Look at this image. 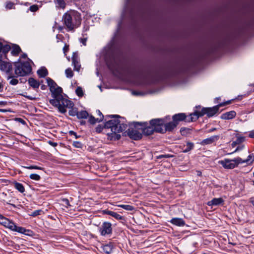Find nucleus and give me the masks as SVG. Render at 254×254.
Listing matches in <instances>:
<instances>
[{"label":"nucleus","mask_w":254,"mask_h":254,"mask_svg":"<svg viewBox=\"0 0 254 254\" xmlns=\"http://www.w3.org/2000/svg\"><path fill=\"white\" fill-rule=\"evenodd\" d=\"M197 64L196 59L186 61L182 64L176 62H164L158 65L153 70V80L164 81L176 77L181 74L189 72L194 68Z\"/></svg>","instance_id":"nucleus-1"},{"label":"nucleus","mask_w":254,"mask_h":254,"mask_svg":"<svg viewBox=\"0 0 254 254\" xmlns=\"http://www.w3.org/2000/svg\"><path fill=\"white\" fill-rule=\"evenodd\" d=\"M125 118L118 115H106L105 116L104 127L111 128V133L107 134L111 140H118L121 136L117 133L125 130L127 125L124 123Z\"/></svg>","instance_id":"nucleus-2"},{"label":"nucleus","mask_w":254,"mask_h":254,"mask_svg":"<svg viewBox=\"0 0 254 254\" xmlns=\"http://www.w3.org/2000/svg\"><path fill=\"white\" fill-rule=\"evenodd\" d=\"M53 98L49 100L50 103L57 108L59 112L65 114L66 112V107H71L72 101L64 98L62 95L63 89L61 87L57 86L50 91Z\"/></svg>","instance_id":"nucleus-3"},{"label":"nucleus","mask_w":254,"mask_h":254,"mask_svg":"<svg viewBox=\"0 0 254 254\" xmlns=\"http://www.w3.org/2000/svg\"><path fill=\"white\" fill-rule=\"evenodd\" d=\"M81 14L77 11L70 10L64 13L62 17V21L68 31L74 32L80 26L81 23Z\"/></svg>","instance_id":"nucleus-4"},{"label":"nucleus","mask_w":254,"mask_h":254,"mask_svg":"<svg viewBox=\"0 0 254 254\" xmlns=\"http://www.w3.org/2000/svg\"><path fill=\"white\" fill-rule=\"evenodd\" d=\"M172 121H170L166 125L165 131L166 132H172L177 127L179 123L181 122H185L186 123L191 122L190 120V115L188 116L186 114L184 113H180L175 114L172 117Z\"/></svg>","instance_id":"nucleus-5"},{"label":"nucleus","mask_w":254,"mask_h":254,"mask_svg":"<svg viewBox=\"0 0 254 254\" xmlns=\"http://www.w3.org/2000/svg\"><path fill=\"white\" fill-rule=\"evenodd\" d=\"M159 121H156L155 119H153L149 121V126H148L147 122H144V135L149 136L153 134L155 132L161 134L167 132L165 129L160 127V125L157 123Z\"/></svg>","instance_id":"nucleus-6"},{"label":"nucleus","mask_w":254,"mask_h":254,"mask_svg":"<svg viewBox=\"0 0 254 254\" xmlns=\"http://www.w3.org/2000/svg\"><path fill=\"white\" fill-rule=\"evenodd\" d=\"M14 73L16 77L24 76L29 74L32 71V67L28 62L21 63L15 62Z\"/></svg>","instance_id":"nucleus-7"},{"label":"nucleus","mask_w":254,"mask_h":254,"mask_svg":"<svg viewBox=\"0 0 254 254\" xmlns=\"http://www.w3.org/2000/svg\"><path fill=\"white\" fill-rule=\"evenodd\" d=\"M128 126L129 128L127 130V134L129 138L135 140L141 139L142 133L138 130L140 129L138 126H143V122H134L129 124Z\"/></svg>","instance_id":"nucleus-8"},{"label":"nucleus","mask_w":254,"mask_h":254,"mask_svg":"<svg viewBox=\"0 0 254 254\" xmlns=\"http://www.w3.org/2000/svg\"><path fill=\"white\" fill-rule=\"evenodd\" d=\"M219 163L226 169H232L237 167L239 164L243 163V159L237 157L233 159H225L219 161Z\"/></svg>","instance_id":"nucleus-9"},{"label":"nucleus","mask_w":254,"mask_h":254,"mask_svg":"<svg viewBox=\"0 0 254 254\" xmlns=\"http://www.w3.org/2000/svg\"><path fill=\"white\" fill-rule=\"evenodd\" d=\"M226 43L227 39H225L219 42L217 44L212 45L206 50L205 56H210L215 54L218 51L219 49L225 46Z\"/></svg>","instance_id":"nucleus-10"},{"label":"nucleus","mask_w":254,"mask_h":254,"mask_svg":"<svg viewBox=\"0 0 254 254\" xmlns=\"http://www.w3.org/2000/svg\"><path fill=\"white\" fill-rule=\"evenodd\" d=\"M195 108L196 109H201V110H195L193 113L190 114V121H192V122L196 121L199 117H201L203 116L204 115H206L205 107L201 108V106L199 105L196 106Z\"/></svg>","instance_id":"nucleus-11"},{"label":"nucleus","mask_w":254,"mask_h":254,"mask_svg":"<svg viewBox=\"0 0 254 254\" xmlns=\"http://www.w3.org/2000/svg\"><path fill=\"white\" fill-rule=\"evenodd\" d=\"M101 235L105 236L112 233V225L109 222H104L99 228Z\"/></svg>","instance_id":"nucleus-12"},{"label":"nucleus","mask_w":254,"mask_h":254,"mask_svg":"<svg viewBox=\"0 0 254 254\" xmlns=\"http://www.w3.org/2000/svg\"><path fill=\"white\" fill-rule=\"evenodd\" d=\"M0 69L9 74L12 70V64L9 62L3 61L0 59Z\"/></svg>","instance_id":"nucleus-13"},{"label":"nucleus","mask_w":254,"mask_h":254,"mask_svg":"<svg viewBox=\"0 0 254 254\" xmlns=\"http://www.w3.org/2000/svg\"><path fill=\"white\" fill-rule=\"evenodd\" d=\"M206 113L207 117L210 118L214 116L219 111V107L217 105L213 107H205Z\"/></svg>","instance_id":"nucleus-14"},{"label":"nucleus","mask_w":254,"mask_h":254,"mask_svg":"<svg viewBox=\"0 0 254 254\" xmlns=\"http://www.w3.org/2000/svg\"><path fill=\"white\" fill-rule=\"evenodd\" d=\"M102 213L103 214L109 215L117 220H125V218L124 216L120 215L115 211L106 209L102 211Z\"/></svg>","instance_id":"nucleus-15"},{"label":"nucleus","mask_w":254,"mask_h":254,"mask_svg":"<svg viewBox=\"0 0 254 254\" xmlns=\"http://www.w3.org/2000/svg\"><path fill=\"white\" fill-rule=\"evenodd\" d=\"M170 119L171 117L169 115L166 116L164 118L155 119L156 121H159V122L157 123L160 125V127L163 128V129H166V125L168 123L167 121H170Z\"/></svg>","instance_id":"nucleus-16"},{"label":"nucleus","mask_w":254,"mask_h":254,"mask_svg":"<svg viewBox=\"0 0 254 254\" xmlns=\"http://www.w3.org/2000/svg\"><path fill=\"white\" fill-rule=\"evenodd\" d=\"M219 135H213L211 136L210 137L204 139L200 142V144L202 145H205L207 144H210L216 141H217L219 139Z\"/></svg>","instance_id":"nucleus-17"},{"label":"nucleus","mask_w":254,"mask_h":254,"mask_svg":"<svg viewBox=\"0 0 254 254\" xmlns=\"http://www.w3.org/2000/svg\"><path fill=\"white\" fill-rule=\"evenodd\" d=\"M236 116V112L235 111H231L223 113L220 116V118L222 120H232Z\"/></svg>","instance_id":"nucleus-18"},{"label":"nucleus","mask_w":254,"mask_h":254,"mask_svg":"<svg viewBox=\"0 0 254 254\" xmlns=\"http://www.w3.org/2000/svg\"><path fill=\"white\" fill-rule=\"evenodd\" d=\"M224 200L222 198H214L211 200L207 202V205L208 206H218L223 203Z\"/></svg>","instance_id":"nucleus-19"},{"label":"nucleus","mask_w":254,"mask_h":254,"mask_svg":"<svg viewBox=\"0 0 254 254\" xmlns=\"http://www.w3.org/2000/svg\"><path fill=\"white\" fill-rule=\"evenodd\" d=\"M170 222L173 225L177 226H184L185 225V221L181 218H173L170 221Z\"/></svg>","instance_id":"nucleus-20"},{"label":"nucleus","mask_w":254,"mask_h":254,"mask_svg":"<svg viewBox=\"0 0 254 254\" xmlns=\"http://www.w3.org/2000/svg\"><path fill=\"white\" fill-rule=\"evenodd\" d=\"M27 81L30 86L33 89L38 88L40 85V82L33 77L29 78Z\"/></svg>","instance_id":"nucleus-21"},{"label":"nucleus","mask_w":254,"mask_h":254,"mask_svg":"<svg viewBox=\"0 0 254 254\" xmlns=\"http://www.w3.org/2000/svg\"><path fill=\"white\" fill-rule=\"evenodd\" d=\"M71 60L72 64L74 66V70L79 71L80 68V64L78 61L77 57L76 55H75V53H73V55L71 58Z\"/></svg>","instance_id":"nucleus-22"},{"label":"nucleus","mask_w":254,"mask_h":254,"mask_svg":"<svg viewBox=\"0 0 254 254\" xmlns=\"http://www.w3.org/2000/svg\"><path fill=\"white\" fill-rule=\"evenodd\" d=\"M38 76L41 78H44L48 74V71L45 67H41L37 71Z\"/></svg>","instance_id":"nucleus-23"},{"label":"nucleus","mask_w":254,"mask_h":254,"mask_svg":"<svg viewBox=\"0 0 254 254\" xmlns=\"http://www.w3.org/2000/svg\"><path fill=\"white\" fill-rule=\"evenodd\" d=\"M21 52V48L18 45L16 44L13 45L12 51H11V54L12 55L14 56H17Z\"/></svg>","instance_id":"nucleus-24"},{"label":"nucleus","mask_w":254,"mask_h":254,"mask_svg":"<svg viewBox=\"0 0 254 254\" xmlns=\"http://www.w3.org/2000/svg\"><path fill=\"white\" fill-rule=\"evenodd\" d=\"M16 77V75L15 76L12 74L11 72L9 73V75L7 76V79L8 80L11 79L9 81V84L12 85H16L18 83V80L15 78Z\"/></svg>","instance_id":"nucleus-25"},{"label":"nucleus","mask_w":254,"mask_h":254,"mask_svg":"<svg viewBox=\"0 0 254 254\" xmlns=\"http://www.w3.org/2000/svg\"><path fill=\"white\" fill-rule=\"evenodd\" d=\"M103 251L106 254H109L112 253L113 250V245L111 244H107L103 246L102 247Z\"/></svg>","instance_id":"nucleus-26"},{"label":"nucleus","mask_w":254,"mask_h":254,"mask_svg":"<svg viewBox=\"0 0 254 254\" xmlns=\"http://www.w3.org/2000/svg\"><path fill=\"white\" fill-rule=\"evenodd\" d=\"M74 106V104L72 102V106L70 107H67V108L69 109L70 110H69V112H68V114L69 116H72V117H74V116H77V114H78V109L76 107H73Z\"/></svg>","instance_id":"nucleus-27"},{"label":"nucleus","mask_w":254,"mask_h":254,"mask_svg":"<svg viewBox=\"0 0 254 254\" xmlns=\"http://www.w3.org/2000/svg\"><path fill=\"white\" fill-rule=\"evenodd\" d=\"M48 86L50 87V91L58 86L56 83L51 78L48 77L46 79Z\"/></svg>","instance_id":"nucleus-28"},{"label":"nucleus","mask_w":254,"mask_h":254,"mask_svg":"<svg viewBox=\"0 0 254 254\" xmlns=\"http://www.w3.org/2000/svg\"><path fill=\"white\" fill-rule=\"evenodd\" d=\"M191 130L192 128L186 127H182L180 128V131L182 135L187 136L188 134L191 133Z\"/></svg>","instance_id":"nucleus-29"},{"label":"nucleus","mask_w":254,"mask_h":254,"mask_svg":"<svg viewBox=\"0 0 254 254\" xmlns=\"http://www.w3.org/2000/svg\"><path fill=\"white\" fill-rule=\"evenodd\" d=\"M13 184L14 188L20 192L23 193L25 191L24 187L22 184L15 182Z\"/></svg>","instance_id":"nucleus-30"},{"label":"nucleus","mask_w":254,"mask_h":254,"mask_svg":"<svg viewBox=\"0 0 254 254\" xmlns=\"http://www.w3.org/2000/svg\"><path fill=\"white\" fill-rule=\"evenodd\" d=\"M89 116V114L86 111H81L78 112L77 118L78 119H87Z\"/></svg>","instance_id":"nucleus-31"},{"label":"nucleus","mask_w":254,"mask_h":254,"mask_svg":"<svg viewBox=\"0 0 254 254\" xmlns=\"http://www.w3.org/2000/svg\"><path fill=\"white\" fill-rule=\"evenodd\" d=\"M11 47L8 45H3L2 43L0 42V52H2L4 54H6L10 50Z\"/></svg>","instance_id":"nucleus-32"},{"label":"nucleus","mask_w":254,"mask_h":254,"mask_svg":"<svg viewBox=\"0 0 254 254\" xmlns=\"http://www.w3.org/2000/svg\"><path fill=\"white\" fill-rule=\"evenodd\" d=\"M88 117H89L88 122L91 125H94L96 123H100V122H102V119L95 118L92 115H90V116L89 115Z\"/></svg>","instance_id":"nucleus-33"},{"label":"nucleus","mask_w":254,"mask_h":254,"mask_svg":"<svg viewBox=\"0 0 254 254\" xmlns=\"http://www.w3.org/2000/svg\"><path fill=\"white\" fill-rule=\"evenodd\" d=\"M54 2L58 8L64 9L66 5V3L64 0H54Z\"/></svg>","instance_id":"nucleus-34"},{"label":"nucleus","mask_w":254,"mask_h":254,"mask_svg":"<svg viewBox=\"0 0 254 254\" xmlns=\"http://www.w3.org/2000/svg\"><path fill=\"white\" fill-rule=\"evenodd\" d=\"M186 148L183 150V152L187 153L193 149L194 145L193 142L187 141L186 144Z\"/></svg>","instance_id":"nucleus-35"},{"label":"nucleus","mask_w":254,"mask_h":254,"mask_svg":"<svg viewBox=\"0 0 254 254\" xmlns=\"http://www.w3.org/2000/svg\"><path fill=\"white\" fill-rule=\"evenodd\" d=\"M245 140L244 136H238L235 141H233L232 143V147H235L237 144H239Z\"/></svg>","instance_id":"nucleus-36"},{"label":"nucleus","mask_w":254,"mask_h":254,"mask_svg":"<svg viewBox=\"0 0 254 254\" xmlns=\"http://www.w3.org/2000/svg\"><path fill=\"white\" fill-rule=\"evenodd\" d=\"M5 227L13 231L16 228V225L12 221L9 220Z\"/></svg>","instance_id":"nucleus-37"},{"label":"nucleus","mask_w":254,"mask_h":254,"mask_svg":"<svg viewBox=\"0 0 254 254\" xmlns=\"http://www.w3.org/2000/svg\"><path fill=\"white\" fill-rule=\"evenodd\" d=\"M65 73L66 75V77L67 78H71L73 76V73L72 72V70H71V68H68L65 70Z\"/></svg>","instance_id":"nucleus-38"},{"label":"nucleus","mask_w":254,"mask_h":254,"mask_svg":"<svg viewBox=\"0 0 254 254\" xmlns=\"http://www.w3.org/2000/svg\"><path fill=\"white\" fill-rule=\"evenodd\" d=\"M118 206L122 207L125 210H128V211H132L134 209L133 206L130 205L121 204V205H119Z\"/></svg>","instance_id":"nucleus-39"},{"label":"nucleus","mask_w":254,"mask_h":254,"mask_svg":"<svg viewBox=\"0 0 254 254\" xmlns=\"http://www.w3.org/2000/svg\"><path fill=\"white\" fill-rule=\"evenodd\" d=\"M9 220L0 215V223L3 225L4 227L6 226L7 223Z\"/></svg>","instance_id":"nucleus-40"},{"label":"nucleus","mask_w":254,"mask_h":254,"mask_svg":"<svg viewBox=\"0 0 254 254\" xmlns=\"http://www.w3.org/2000/svg\"><path fill=\"white\" fill-rule=\"evenodd\" d=\"M175 156L171 154H162L158 155L156 157L157 159H161L163 158H173Z\"/></svg>","instance_id":"nucleus-41"},{"label":"nucleus","mask_w":254,"mask_h":254,"mask_svg":"<svg viewBox=\"0 0 254 254\" xmlns=\"http://www.w3.org/2000/svg\"><path fill=\"white\" fill-rule=\"evenodd\" d=\"M251 159L252 160L251 163H252L254 161V153H252V154L249 155L247 159L243 160V163H248Z\"/></svg>","instance_id":"nucleus-42"},{"label":"nucleus","mask_w":254,"mask_h":254,"mask_svg":"<svg viewBox=\"0 0 254 254\" xmlns=\"http://www.w3.org/2000/svg\"><path fill=\"white\" fill-rule=\"evenodd\" d=\"M25 228L22 227H18L16 226V228H15L13 231L17 232L21 234H24L25 233Z\"/></svg>","instance_id":"nucleus-43"},{"label":"nucleus","mask_w":254,"mask_h":254,"mask_svg":"<svg viewBox=\"0 0 254 254\" xmlns=\"http://www.w3.org/2000/svg\"><path fill=\"white\" fill-rule=\"evenodd\" d=\"M75 93L78 97H82L83 95V92L81 87H77L75 90Z\"/></svg>","instance_id":"nucleus-44"},{"label":"nucleus","mask_w":254,"mask_h":254,"mask_svg":"<svg viewBox=\"0 0 254 254\" xmlns=\"http://www.w3.org/2000/svg\"><path fill=\"white\" fill-rule=\"evenodd\" d=\"M30 178L32 180H35V181H39L41 179V177L36 174H31L30 176Z\"/></svg>","instance_id":"nucleus-45"},{"label":"nucleus","mask_w":254,"mask_h":254,"mask_svg":"<svg viewBox=\"0 0 254 254\" xmlns=\"http://www.w3.org/2000/svg\"><path fill=\"white\" fill-rule=\"evenodd\" d=\"M72 145L76 148H81L82 147L83 144L79 141H74L73 142Z\"/></svg>","instance_id":"nucleus-46"},{"label":"nucleus","mask_w":254,"mask_h":254,"mask_svg":"<svg viewBox=\"0 0 254 254\" xmlns=\"http://www.w3.org/2000/svg\"><path fill=\"white\" fill-rule=\"evenodd\" d=\"M39 9L38 5L37 4H33L29 7V10L31 12H36Z\"/></svg>","instance_id":"nucleus-47"},{"label":"nucleus","mask_w":254,"mask_h":254,"mask_svg":"<svg viewBox=\"0 0 254 254\" xmlns=\"http://www.w3.org/2000/svg\"><path fill=\"white\" fill-rule=\"evenodd\" d=\"M25 168L27 169H38V170H41L43 169V168H42L41 167H39L36 165H31L29 166L25 167Z\"/></svg>","instance_id":"nucleus-48"},{"label":"nucleus","mask_w":254,"mask_h":254,"mask_svg":"<svg viewBox=\"0 0 254 254\" xmlns=\"http://www.w3.org/2000/svg\"><path fill=\"white\" fill-rule=\"evenodd\" d=\"M105 128L104 127V126H102V125H98V126L96 127L95 128V130H96V131L97 132V133H100L101 132H102V131L103 130V128Z\"/></svg>","instance_id":"nucleus-49"},{"label":"nucleus","mask_w":254,"mask_h":254,"mask_svg":"<svg viewBox=\"0 0 254 254\" xmlns=\"http://www.w3.org/2000/svg\"><path fill=\"white\" fill-rule=\"evenodd\" d=\"M25 94H26V92H25V94L24 93L19 94V95L21 96H24L25 98H26L29 100H35L36 99L35 97H33L31 96L26 95H25Z\"/></svg>","instance_id":"nucleus-50"},{"label":"nucleus","mask_w":254,"mask_h":254,"mask_svg":"<svg viewBox=\"0 0 254 254\" xmlns=\"http://www.w3.org/2000/svg\"><path fill=\"white\" fill-rule=\"evenodd\" d=\"M25 94H26V92H25V94L24 93L19 94V95L21 96H24L25 98H26L29 100H35L36 99L35 97H33L31 96L26 95H25Z\"/></svg>","instance_id":"nucleus-51"},{"label":"nucleus","mask_w":254,"mask_h":254,"mask_svg":"<svg viewBox=\"0 0 254 254\" xmlns=\"http://www.w3.org/2000/svg\"><path fill=\"white\" fill-rule=\"evenodd\" d=\"M25 233H24V235H26L27 236H32L34 235V233L32 231L29 229H25Z\"/></svg>","instance_id":"nucleus-52"},{"label":"nucleus","mask_w":254,"mask_h":254,"mask_svg":"<svg viewBox=\"0 0 254 254\" xmlns=\"http://www.w3.org/2000/svg\"><path fill=\"white\" fill-rule=\"evenodd\" d=\"M42 212L41 210H36L34 211L32 214L31 216H36L40 214L41 212Z\"/></svg>","instance_id":"nucleus-53"},{"label":"nucleus","mask_w":254,"mask_h":254,"mask_svg":"<svg viewBox=\"0 0 254 254\" xmlns=\"http://www.w3.org/2000/svg\"><path fill=\"white\" fill-rule=\"evenodd\" d=\"M68 133L70 135H74L75 138H78L81 136L80 135H78L77 133L73 130L69 131Z\"/></svg>","instance_id":"nucleus-54"},{"label":"nucleus","mask_w":254,"mask_h":254,"mask_svg":"<svg viewBox=\"0 0 254 254\" xmlns=\"http://www.w3.org/2000/svg\"><path fill=\"white\" fill-rule=\"evenodd\" d=\"M231 103V100H228L226 102H223V103H219L218 105L219 108L221 107H223V106H224L225 105H228V104H230V103Z\"/></svg>","instance_id":"nucleus-55"},{"label":"nucleus","mask_w":254,"mask_h":254,"mask_svg":"<svg viewBox=\"0 0 254 254\" xmlns=\"http://www.w3.org/2000/svg\"><path fill=\"white\" fill-rule=\"evenodd\" d=\"M62 201L66 205L67 207L71 206L68 199L63 198Z\"/></svg>","instance_id":"nucleus-56"},{"label":"nucleus","mask_w":254,"mask_h":254,"mask_svg":"<svg viewBox=\"0 0 254 254\" xmlns=\"http://www.w3.org/2000/svg\"><path fill=\"white\" fill-rule=\"evenodd\" d=\"M15 120L22 124L23 125H25L26 124L25 121L21 118H15Z\"/></svg>","instance_id":"nucleus-57"},{"label":"nucleus","mask_w":254,"mask_h":254,"mask_svg":"<svg viewBox=\"0 0 254 254\" xmlns=\"http://www.w3.org/2000/svg\"><path fill=\"white\" fill-rule=\"evenodd\" d=\"M96 113L100 117L99 119H102V121H103L104 116L99 110H96Z\"/></svg>","instance_id":"nucleus-58"},{"label":"nucleus","mask_w":254,"mask_h":254,"mask_svg":"<svg viewBox=\"0 0 254 254\" xmlns=\"http://www.w3.org/2000/svg\"><path fill=\"white\" fill-rule=\"evenodd\" d=\"M13 6V3L11 2H9L7 3L6 7L8 9H11Z\"/></svg>","instance_id":"nucleus-59"},{"label":"nucleus","mask_w":254,"mask_h":254,"mask_svg":"<svg viewBox=\"0 0 254 254\" xmlns=\"http://www.w3.org/2000/svg\"><path fill=\"white\" fill-rule=\"evenodd\" d=\"M48 143L53 147H56L58 145V143L57 142H53L51 140L48 141Z\"/></svg>","instance_id":"nucleus-60"},{"label":"nucleus","mask_w":254,"mask_h":254,"mask_svg":"<svg viewBox=\"0 0 254 254\" xmlns=\"http://www.w3.org/2000/svg\"><path fill=\"white\" fill-rule=\"evenodd\" d=\"M249 136L250 138H254V130H252L250 132V133L249 134Z\"/></svg>","instance_id":"nucleus-61"},{"label":"nucleus","mask_w":254,"mask_h":254,"mask_svg":"<svg viewBox=\"0 0 254 254\" xmlns=\"http://www.w3.org/2000/svg\"><path fill=\"white\" fill-rule=\"evenodd\" d=\"M216 130V128L215 127H213V128H211L210 129H209V130H208L207 131V132L208 133H210V132H212L213 131H214Z\"/></svg>","instance_id":"nucleus-62"},{"label":"nucleus","mask_w":254,"mask_h":254,"mask_svg":"<svg viewBox=\"0 0 254 254\" xmlns=\"http://www.w3.org/2000/svg\"><path fill=\"white\" fill-rule=\"evenodd\" d=\"M81 43H82L84 45H86V38L81 39Z\"/></svg>","instance_id":"nucleus-63"},{"label":"nucleus","mask_w":254,"mask_h":254,"mask_svg":"<svg viewBox=\"0 0 254 254\" xmlns=\"http://www.w3.org/2000/svg\"><path fill=\"white\" fill-rule=\"evenodd\" d=\"M68 49V46L65 45V46H64V47L63 48L64 53H65Z\"/></svg>","instance_id":"nucleus-64"}]
</instances>
